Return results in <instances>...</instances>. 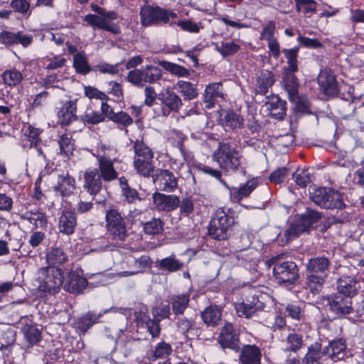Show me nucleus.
Instances as JSON below:
<instances>
[{
	"mask_svg": "<svg viewBox=\"0 0 364 364\" xmlns=\"http://www.w3.org/2000/svg\"><path fill=\"white\" fill-rule=\"evenodd\" d=\"M299 47H294L293 48L287 49L284 48L282 53L287 59L288 67L287 68L289 73H294L298 70V53Z\"/></svg>",
	"mask_w": 364,
	"mask_h": 364,
	"instance_id": "nucleus-45",
	"label": "nucleus"
},
{
	"mask_svg": "<svg viewBox=\"0 0 364 364\" xmlns=\"http://www.w3.org/2000/svg\"><path fill=\"white\" fill-rule=\"evenodd\" d=\"M326 358L322 352L321 344L316 342L308 347L302 364H322Z\"/></svg>",
	"mask_w": 364,
	"mask_h": 364,
	"instance_id": "nucleus-28",
	"label": "nucleus"
},
{
	"mask_svg": "<svg viewBox=\"0 0 364 364\" xmlns=\"http://www.w3.org/2000/svg\"><path fill=\"white\" fill-rule=\"evenodd\" d=\"M152 178L158 189L161 191L173 192L178 186L177 178L168 170L157 169L152 175Z\"/></svg>",
	"mask_w": 364,
	"mask_h": 364,
	"instance_id": "nucleus-11",
	"label": "nucleus"
},
{
	"mask_svg": "<svg viewBox=\"0 0 364 364\" xmlns=\"http://www.w3.org/2000/svg\"><path fill=\"white\" fill-rule=\"evenodd\" d=\"M159 100L164 106V114H168L170 112H178L183 105L180 97L169 90L159 94Z\"/></svg>",
	"mask_w": 364,
	"mask_h": 364,
	"instance_id": "nucleus-20",
	"label": "nucleus"
},
{
	"mask_svg": "<svg viewBox=\"0 0 364 364\" xmlns=\"http://www.w3.org/2000/svg\"><path fill=\"white\" fill-rule=\"evenodd\" d=\"M276 33V23L274 21H269L266 23L260 32V40L269 41L271 39L277 38Z\"/></svg>",
	"mask_w": 364,
	"mask_h": 364,
	"instance_id": "nucleus-59",
	"label": "nucleus"
},
{
	"mask_svg": "<svg viewBox=\"0 0 364 364\" xmlns=\"http://www.w3.org/2000/svg\"><path fill=\"white\" fill-rule=\"evenodd\" d=\"M111 120L115 123L122 125L127 127L133 123L132 118L124 112H119L111 117Z\"/></svg>",
	"mask_w": 364,
	"mask_h": 364,
	"instance_id": "nucleus-62",
	"label": "nucleus"
},
{
	"mask_svg": "<svg viewBox=\"0 0 364 364\" xmlns=\"http://www.w3.org/2000/svg\"><path fill=\"white\" fill-rule=\"evenodd\" d=\"M318 82L325 95L334 96L338 93L336 77L331 72L326 70L321 72L318 76Z\"/></svg>",
	"mask_w": 364,
	"mask_h": 364,
	"instance_id": "nucleus-22",
	"label": "nucleus"
},
{
	"mask_svg": "<svg viewBox=\"0 0 364 364\" xmlns=\"http://www.w3.org/2000/svg\"><path fill=\"white\" fill-rule=\"evenodd\" d=\"M134 159L154 156V153L142 140L136 139L134 142Z\"/></svg>",
	"mask_w": 364,
	"mask_h": 364,
	"instance_id": "nucleus-50",
	"label": "nucleus"
},
{
	"mask_svg": "<svg viewBox=\"0 0 364 364\" xmlns=\"http://www.w3.org/2000/svg\"><path fill=\"white\" fill-rule=\"evenodd\" d=\"M141 70L144 84L155 83L162 77V70L158 67L147 65L144 68L141 69Z\"/></svg>",
	"mask_w": 364,
	"mask_h": 364,
	"instance_id": "nucleus-43",
	"label": "nucleus"
},
{
	"mask_svg": "<svg viewBox=\"0 0 364 364\" xmlns=\"http://www.w3.org/2000/svg\"><path fill=\"white\" fill-rule=\"evenodd\" d=\"M21 330L30 346H33L41 340V330L32 321L24 323Z\"/></svg>",
	"mask_w": 364,
	"mask_h": 364,
	"instance_id": "nucleus-39",
	"label": "nucleus"
},
{
	"mask_svg": "<svg viewBox=\"0 0 364 364\" xmlns=\"http://www.w3.org/2000/svg\"><path fill=\"white\" fill-rule=\"evenodd\" d=\"M223 121L225 125L232 129H242L244 125L243 117L232 110L226 112Z\"/></svg>",
	"mask_w": 364,
	"mask_h": 364,
	"instance_id": "nucleus-47",
	"label": "nucleus"
},
{
	"mask_svg": "<svg viewBox=\"0 0 364 364\" xmlns=\"http://www.w3.org/2000/svg\"><path fill=\"white\" fill-rule=\"evenodd\" d=\"M140 17L143 26H150L159 24H171L170 20L176 18L177 14L158 6L147 5L141 9Z\"/></svg>",
	"mask_w": 364,
	"mask_h": 364,
	"instance_id": "nucleus-5",
	"label": "nucleus"
},
{
	"mask_svg": "<svg viewBox=\"0 0 364 364\" xmlns=\"http://www.w3.org/2000/svg\"><path fill=\"white\" fill-rule=\"evenodd\" d=\"M154 156L133 159V166L137 173L143 177H149L154 171Z\"/></svg>",
	"mask_w": 364,
	"mask_h": 364,
	"instance_id": "nucleus-33",
	"label": "nucleus"
},
{
	"mask_svg": "<svg viewBox=\"0 0 364 364\" xmlns=\"http://www.w3.org/2000/svg\"><path fill=\"white\" fill-rule=\"evenodd\" d=\"M176 86L185 100H193L198 95L196 85L191 82L179 80Z\"/></svg>",
	"mask_w": 364,
	"mask_h": 364,
	"instance_id": "nucleus-46",
	"label": "nucleus"
},
{
	"mask_svg": "<svg viewBox=\"0 0 364 364\" xmlns=\"http://www.w3.org/2000/svg\"><path fill=\"white\" fill-rule=\"evenodd\" d=\"M273 274L279 283L291 284L299 278V269L291 261H275Z\"/></svg>",
	"mask_w": 364,
	"mask_h": 364,
	"instance_id": "nucleus-9",
	"label": "nucleus"
},
{
	"mask_svg": "<svg viewBox=\"0 0 364 364\" xmlns=\"http://www.w3.org/2000/svg\"><path fill=\"white\" fill-rule=\"evenodd\" d=\"M232 223V218L223 210H217L210 222L208 228L210 236L218 240L227 239L228 230Z\"/></svg>",
	"mask_w": 364,
	"mask_h": 364,
	"instance_id": "nucleus-7",
	"label": "nucleus"
},
{
	"mask_svg": "<svg viewBox=\"0 0 364 364\" xmlns=\"http://www.w3.org/2000/svg\"><path fill=\"white\" fill-rule=\"evenodd\" d=\"M286 91L288 93L291 102H295L298 96L299 82L294 73L288 74L284 83Z\"/></svg>",
	"mask_w": 364,
	"mask_h": 364,
	"instance_id": "nucleus-44",
	"label": "nucleus"
},
{
	"mask_svg": "<svg viewBox=\"0 0 364 364\" xmlns=\"http://www.w3.org/2000/svg\"><path fill=\"white\" fill-rule=\"evenodd\" d=\"M259 183L257 178H253L247 181L245 184L240 188L230 187L226 183L224 185L228 188L230 199L233 202L239 203L244 198L248 197L250 193L257 187Z\"/></svg>",
	"mask_w": 364,
	"mask_h": 364,
	"instance_id": "nucleus-19",
	"label": "nucleus"
},
{
	"mask_svg": "<svg viewBox=\"0 0 364 364\" xmlns=\"http://www.w3.org/2000/svg\"><path fill=\"white\" fill-rule=\"evenodd\" d=\"M329 188H310L309 194L311 200L318 206L324 208V206H329L328 198L338 200V196L335 193H328Z\"/></svg>",
	"mask_w": 364,
	"mask_h": 364,
	"instance_id": "nucleus-24",
	"label": "nucleus"
},
{
	"mask_svg": "<svg viewBox=\"0 0 364 364\" xmlns=\"http://www.w3.org/2000/svg\"><path fill=\"white\" fill-rule=\"evenodd\" d=\"M64 282L62 270L55 267H46L38 269V289L44 293L55 294L58 293Z\"/></svg>",
	"mask_w": 364,
	"mask_h": 364,
	"instance_id": "nucleus-4",
	"label": "nucleus"
},
{
	"mask_svg": "<svg viewBox=\"0 0 364 364\" xmlns=\"http://www.w3.org/2000/svg\"><path fill=\"white\" fill-rule=\"evenodd\" d=\"M275 81L274 74L268 70L262 71L257 77L255 92L257 94L264 95Z\"/></svg>",
	"mask_w": 364,
	"mask_h": 364,
	"instance_id": "nucleus-35",
	"label": "nucleus"
},
{
	"mask_svg": "<svg viewBox=\"0 0 364 364\" xmlns=\"http://www.w3.org/2000/svg\"><path fill=\"white\" fill-rule=\"evenodd\" d=\"M151 265V261L150 257L148 255H142L132 261L131 266L133 267V270L120 272L119 275L121 277H129L143 273L146 269L150 268Z\"/></svg>",
	"mask_w": 364,
	"mask_h": 364,
	"instance_id": "nucleus-34",
	"label": "nucleus"
},
{
	"mask_svg": "<svg viewBox=\"0 0 364 364\" xmlns=\"http://www.w3.org/2000/svg\"><path fill=\"white\" fill-rule=\"evenodd\" d=\"M109 310L105 311L103 313L95 314L88 312L82 316L75 321L73 327L80 334H85L94 324L98 323L100 318Z\"/></svg>",
	"mask_w": 364,
	"mask_h": 364,
	"instance_id": "nucleus-23",
	"label": "nucleus"
},
{
	"mask_svg": "<svg viewBox=\"0 0 364 364\" xmlns=\"http://www.w3.org/2000/svg\"><path fill=\"white\" fill-rule=\"evenodd\" d=\"M329 311L338 316L349 314L353 311L351 300L339 294L328 295L326 299Z\"/></svg>",
	"mask_w": 364,
	"mask_h": 364,
	"instance_id": "nucleus-10",
	"label": "nucleus"
},
{
	"mask_svg": "<svg viewBox=\"0 0 364 364\" xmlns=\"http://www.w3.org/2000/svg\"><path fill=\"white\" fill-rule=\"evenodd\" d=\"M284 314L287 317L298 321H303L305 319L304 310L296 304H288L285 307Z\"/></svg>",
	"mask_w": 364,
	"mask_h": 364,
	"instance_id": "nucleus-52",
	"label": "nucleus"
},
{
	"mask_svg": "<svg viewBox=\"0 0 364 364\" xmlns=\"http://www.w3.org/2000/svg\"><path fill=\"white\" fill-rule=\"evenodd\" d=\"M141 225L144 233L149 235H159L164 229V223L159 218H152L151 220L143 223Z\"/></svg>",
	"mask_w": 364,
	"mask_h": 364,
	"instance_id": "nucleus-49",
	"label": "nucleus"
},
{
	"mask_svg": "<svg viewBox=\"0 0 364 364\" xmlns=\"http://www.w3.org/2000/svg\"><path fill=\"white\" fill-rule=\"evenodd\" d=\"M76 226V213L68 210H63L58 218V228L59 232L70 235L74 233Z\"/></svg>",
	"mask_w": 364,
	"mask_h": 364,
	"instance_id": "nucleus-21",
	"label": "nucleus"
},
{
	"mask_svg": "<svg viewBox=\"0 0 364 364\" xmlns=\"http://www.w3.org/2000/svg\"><path fill=\"white\" fill-rule=\"evenodd\" d=\"M152 314L154 318L159 321L164 318H168L171 316V307L168 304H161L153 308Z\"/></svg>",
	"mask_w": 364,
	"mask_h": 364,
	"instance_id": "nucleus-61",
	"label": "nucleus"
},
{
	"mask_svg": "<svg viewBox=\"0 0 364 364\" xmlns=\"http://www.w3.org/2000/svg\"><path fill=\"white\" fill-rule=\"evenodd\" d=\"M60 154L66 158H70L73 155L74 150V143L70 136L68 134H63L58 140Z\"/></svg>",
	"mask_w": 364,
	"mask_h": 364,
	"instance_id": "nucleus-51",
	"label": "nucleus"
},
{
	"mask_svg": "<svg viewBox=\"0 0 364 364\" xmlns=\"http://www.w3.org/2000/svg\"><path fill=\"white\" fill-rule=\"evenodd\" d=\"M224 92L222 82H212L206 85L203 93V101L207 109L214 107L220 100H224Z\"/></svg>",
	"mask_w": 364,
	"mask_h": 364,
	"instance_id": "nucleus-15",
	"label": "nucleus"
},
{
	"mask_svg": "<svg viewBox=\"0 0 364 364\" xmlns=\"http://www.w3.org/2000/svg\"><path fill=\"white\" fill-rule=\"evenodd\" d=\"M172 351L169 343L164 341L159 343L152 351L151 356L154 360L164 359L168 357Z\"/></svg>",
	"mask_w": 364,
	"mask_h": 364,
	"instance_id": "nucleus-57",
	"label": "nucleus"
},
{
	"mask_svg": "<svg viewBox=\"0 0 364 364\" xmlns=\"http://www.w3.org/2000/svg\"><path fill=\"white\" fill-rule=\"evenodd\" d=\"M269 114L277 119H282L286 115V102L278 96H272L266 102Z\"/></svg>",
	"mask_w": 364,
	"mask_h": 364,
	"instance_id": "nucleus-30",
	"label": "nucleus"
},
{
	"mask_svg": "<svg viewBox=\"0 0 364 364\" xmlns=\"http://www.w3.org/2000/svg\"><path fill=\"white\" fill-rule=\"evenodd\" d=\"M87 285V282L86 279L80 276L77 273L72 272L68 275V280L65 284L64 289L68 292L79 294L82 292Z\"/></svg>",
	"mask_w": 364,
	"mask_h": 364,
	"instance_id": "nucleus-32",
	"label": "nucleus"
},
{
	"mask_svg": "<svg viewBox=\"0 0 364 364\" xmlns=\"http://www.w3.org/2000/svg\"><path fill=\"white\" fill-rule=\"evenodd\" d=\"M77 105L75 101H66L58 112L59 123L63 126L69 125L77 119Z\"/></svg>",
	"mask_w": 364,
	"mask_h": 364,
	"instance_id": "nucleus-25",
	"label": "nucleus"
},
{
	"mask_svg": "<svg viewBox=\"0 0 364 364\" xmlns=\"http://www.w3.org/2000/svg\"><path fill=\"white\" fill-rule=\"evenodd\" d=\"M153 203L154 208L159 211H171L175 210L180 204L179 198L174 195H165L161 193L153 194Z\"/></svg>",
	"mask_w": 364,
	"mask_h": 364,
	"instance_id": "nucleus-17",
	"label": "nucleus"
},
{
	"mask_svg": "<svg viewBox=\"0 0 364 364\" xmlns=\"http://www.w3.org/2000/svg\"><path fill=\"white\" fill-rule=\"evenodd\" d=\"M75 188V179L73 177L70 176L68 173L58 176V183L55 186V191L59 192L61 196H69Z\"/></svg>",
	"mask_w": 364,
	"mask_h": 364,
	"instance_id": "nucleus-36",
	"label": "nucleus"
},
{
	"mask_svg": "<svg viewBox=\"0 0 364 364\" xmlns=\"http://www.w3.org/2000/svg\"><path fill=\"white\" fill-rule=\"evenodd\" d=\"M262 307L263 304L259 301L258 296L255 294H250L245 301L235 306V309L239 316L249 318Z\"/></svg>",
	"mask_w": 364,
	"mask_h": 364,
	"instance_id": "nucleus-13",
	"label": "nucleus"
},
{
	"mask_svg": "<svg viewBox=\"0 0 364 364\" xmlns=\"http://www.w3.org/2000/svg\"><path fill=\"white\" fill-rule=\"evenodd\" d=\"M126 80L136 87H143L144 86L141 69L130 70L126 77Z\"/></svg>",
	"mask_w": 364,
	"mask_h": 364,
	"instance_id": "nucleus-60",
	"label": "nucleus"
},
{
	"mask_svg": "<svg viewBox=\"0 0 364 364\" xmlns=\"http://www.w3.org/2000/svg\"><path fill=\"white\" fill-rule=\"evenodd\" d=\"M329 260L325 257H317L309 260L306 268V284L310 291L318 293L328 275Z\"/></svg>",
	"mask_w": 364,
	"mask_h": 364,
	"instance_id": "nucleus-2",
	"label": "nucleus"
},
{
	"mask_svg": "<svg viewBox=\"0 0 364 364\" xmlns=\"http://www.w3.org/2000/svg\"><path fill=\"white\" fill-rule=\"evenodd\" d=\"M292 178L296 183L301 187H306L311 182L312 175L309 169L297 170L292 175Z\"/></svg>",
	"mask_w": 364,
	"mask_h": 364,
	"instance_id": "nucleus-55",
	"label": "nucleus"
},
{
	"mask_svg": "<svg viewBox=\"0 0 364 364\" xmlns=\"http://www.w3.org/2000/svg\"><path fill=\"white\" fill-rule=\"evenodd\" d=\"M46 259L49 267H56L65 264L68 260V256L63 248L51 247L48 250Z\"/></svg>",
	"mask_w": 364,
	"mask_h": 364,
	"instance_id": "nucleus-37",
	"label": "nucleus"
},
{
	"mask_svg": "<svg viewBox=\"0 0 364 364\" xmlns=\"http://www.w3.org/2000/svg\"><path fill=\"white\" fill-rule=\"evenodd\" d=\"M321 213L307 208L306 212L296 218L284 233L286 242H290L303 232H309L316 228V223L321 220Z\"/></svg>",
	"mask_w": 364,
	"mask_h": 364,
	"instance_id": "nucleus-3",
	"label": "nucleus"
},
{
	"mask_svg": "<svg viewBox=\"0 0 364 364\" xmlns=\"http://www.w3.org/2000/svg\"><path fill=\"white\" fill-rule=\"evenodd\" d=\"M98 162V171L105 182H110L118 178V173L114 166V160L105 154L96 156Z\"/></svg>",
	"mask_w": 364,
	"mask_h": 364,
	"instance_id": "nucleus-16",
	"label": "nucleus"
},
{
	"mask_svg": "<svg viewBox=\"0 0 364 364\" xmlns=\"http://www.w3.org/2000/svg\"><path fill=\"white\" fill-rule=\"evenodd\" d=\"M1 77L4 83L9 86H15L23 80L21 73L15 69L6 70L4 72Z\"/></svg>",
	"mask_w": 364,
	"mask_h": 364,
	"instance_id": "nucleus-53",
	"label": "nucleus"
},
{
	"mask_svg": "<svg viewBox=\"0 0 364 364\" xmlns=\"http://www.w3.org/2000/svg\"><path fill=\"white\" fill-rule=\"evenodd\" d=\"M120 63L112 65L105 62H102L95 66L97 70L101 73H107L110 75H117L119 73V65Z\"/></svg>",
	"mask_w": 364,
	"mask_h": 364,
	"instance_id": "nucleus-63",
	"label": "nucleus"
},
{
	"mask_svg": "<svg viewBox=\"0 0 364 364\" xmlns=\"http://www.w3.org/2000/svg\"><path fill=\"white\" fill-rule=\"evenodd\" d=\"M156 63L171 74L178 77H186L190 75L189 70L180 65L160 60L156 61Z\"/></svg>",
	"mask_w": 364,
	"mask_h": 364,
	"instance_id": "nucleus-42",
	"label": "nucleus"
},
{
	"mask_svg": "<svg viewBox=\"0 0 364 364\" xmlns=\"http://www.w3.org/2000/svg\"><path fill=\"white\" fill-rule=\"evenodd\" d=\"M81 119L85 124H97L105 120V117L99 111L89 109L81 117Z\"/></svg>",
	"mask_w": 364,
	"mask_h": 364,
	"instance_id": "nucleus-58",
	"label": "nucleus"
},
{
	"mask_svg": "<svg viewBox=\"0 0 364 364\" xmlns=\"http://www.w3.org/2000/svg\"><path fill=\"white\" fill-rule=\"evenodd\" d=\"M222 316V309L218 306H209L201 312V318L208 326H216Z\"/></svg>",
	"mask_w": 364,
	"mask_h": 364,
	"instance_id": "nucleus-38",
	"label": "nucleus"
},
{
	"mask_svg": "<svg viewBox=\"0 0 364 364\" xmlns=\"http://www.w3.org/2000/svg\"><path fill=\"white\" fill-rule=\"evenodd\" d=\"M218 341L224 348H230L236 352L240 349L238 335L230 323H225L222 328Z\"/></svg>",
	"mask_w": 364,
	"mask_h": 364,
	"instance_id": "nucleus-14",
	"label": "nucleus"
},
{
	"mask_svg": "<svg viewBox=\"0 0 364 364\" xmlns=\"http://www.w3.org/2000/svg\"><path fill=\"white\" fill-rule=\"evenodd\" d=\"M21 218L28 221L35 229L46 230L48 226V218L44 213L38 210L26 211Z\"/></svg>",
	"mask_w": 364,
	"mask_h": 364,
	"instance_id": "nucleus-31",
	"label": "nucleus"
},
{
	"mask_svg": "<svg viewBox=\"0 0 364 364\" xmlns=\"http://www.w3.org/2000/svg\"><path fill=\"white\" fill-rule=\"evenodd\" d=\"M156 267L162 270L173 272L180 270L183 267V263L176 258L175 255H171L156 262Z\"/></svg>",
	"mask_w": 364,
	"mask_h": 364,
	"instance_id": "nucleus-41",
	"label": "nucleus"
},
{
	"mask_svg": "<svg viewBox=\"0 0 364 364\" xmlns=\"http://www.w3.org/2000/svg\"><path fill=\"white\" fill-rule=\"evenodd\" d=\"M212 159L225 171L235 172L243 164L242 154L229 143L219 142L218 148L213 152Z\"/></svg>",
	"mask_w": 364,
	"mask_h": 364,
	"instance_id": "nucleus-1",
	"label": "nucleus"
},
{
	"mask_svg": "<svg viewBox=\"0 0 364 364\" xmlns=\"http://www.w3.org/2000/svg\"><path fill=\"white\" fill-rule=\"evenodd\" d=\"M117 14L111 11L102 14H87L84 17V21L94 28H100L112 33L120 32L119 26L112 21L117 19Z\"/></svg>",
	"mask_w": 364,
	"mask_h": 364,
	"instance_id": "nucleus-8",
	"label": "nucleus"
},
{
	"mask_svg": "<svg viewBox=\"0 0 364 364\" xmlns=\"http://www.w3.org/2000/svg\"><path fill=\"white\" fill-rule=\"evenodd\" d=\"M191 294L188 292L172 295L170 299L171 310L176 316L183 315L188 307Z\"/></svg>",
	"mask_w": 364,
	"mask_h": 364,
	"instance_id": "nucleus-29",
	"label": "nucleus"
},
{
	"mask_svg": "<svg viewBox=\"0 0 364 364\" xmlns=\"http://www.w3.org/2000/svg\"><path fill=\"white\" fill-rule=\"evenodd\" d=\"M66 63V59L61 55H54L43 58V65L48 70H55L63 68Z\"/></svg>",
	"mask_w": 364,
	"mask_h": 364,
	"instance_id": "nucleus-56",
	"label": "nucleus"
},
{
	"mask_svg": "<svg viewBox=\"0 0 364 364\" xmlns=\"http://www.w3.org/2000/svg\"><path fill=\"white\" fill-rule=\"evenodd\" d=\"M261 351L255 345H247L242 347L240 355V364H260Z\"/></svg>",
	"mask_w": 364,
	"mask_h": 364,
	"instance_id": "nucleus-27",
	"label": "nucleus"
},
{
	"mask_svg": "<svg viewBox=\"0 0 364 364\" xmlns=\"http://www.w3.org/2000/svg\"><path fill=\"white\" fill-rule=\"evenodd\" d=\"M194 324V321L191 318L186 317L178 318L176 322L177 330L185 334L193 327Z\"/></svg>",
	"mask_w": 364,
	"mask_h": 364,
	"instance_id": "nucleus-64",
	"label": "nucleus"
},
{
	"mask_svg": "<svg viewBox=\"0 0 364 364\" xmlns=\"http://www.w3.org/2000/svg\"><path fill=\"white\" fill-rule=\"evenodd\" d=\"M283 350L284 352L296 353L304 346L303 336L295 332L288 334L287 338L282 341Z\"/></svg>",
	"mask_w": 364,
	"mask_h": 364,
	"instance_id": "nucleus-40",
	"label": "nucleus"
},
{
	"mask_svg": "<svg viewBox=\"0 0 364 364\" xmlns=\"http://www.w3.org/2000/svg\"><path fill=\"white\" fill-rule=\"evenodd\" d=\"M323 354L326 358L331 359L333 362L342 360L346 355V345L343 340H335L322 348Z\"/></svg>",
	"mask_w": 364,
	"mask_h": 364,
	"instance_id": "nucleus-18",
	"label": "nucleus"
},
{
	"mask_svg": "<svg viewBox=\"0 0 364 364\" xmlns=\"http://www.w3.org/2000/svg\"><path fill=\"white\" fill-rule=\"evenodd\" d=\"M240 48V46L233 41H223L220 46H216V50L223 57L234 55Z\"/></svg>",
	"mask_w": 364,
	"mask_h": 364,
	"instance_id": "nucleus-54",
	"label": "nucleus"
},
{
	"mask_svg": "<svg viewBox=\"0 0 364 364\" xmlns=\"http://www.w3.org/2000/svg\"><path fill=\"white\" fill-rule=\"evenodd\" d=\"M83 188L91 196H96L102 188V178L97 168H90L83 173Z\"/></svg>",
	"mask_w": 364,
	"mask_h": 364,
	"instance_id": "nucleus-12",
	"label": "nucleus"
},
{
	"mask_svg": "<svg viewBox=\"0 0 364 364\" xmlns=\"http://www.w3.org/2000/svg\"><path fill=\"white\" fill-rule=\"evenodd\" d=\"M106 229L112 240L124 241L128 237V229L124 218L114 208L107 210L105 215Z\"/></svg>",
	"mask_w": 364,
	"mask_h": 364,
	"instance_id": "nucleus-6",
	"label": "nucleus"
},
{
	"mask_svg": "<svg viewBox=\"0 0 364 364\" xmlns=\"http://www.w3.org/2000/svg\"><path fill=\"white\" fill-rule=\"evenodd\" d=\"M358 285V282L354 278L343 276L337 282L338 294L350 299L357 294L359 288Z\"/></svg>",
	"mask_w": 364,
	"mask_h": 364,
	"instance_id": "nucleus-26",
	"label": "nucleus"
},
{
	"mask_svg": "<svg viewBox=\"0 0 364 364\" xmlns=\"http://www.w3.org/2000/svg\"><path fill=\"white\" fill-rule=\"evenodd\" d=\"M73 67L77 73L86 75L91 70L84 52L77 53L73 57Z\"/></svg>",
	"mask_w": 364,
	"mask_h": 364,
	"instance_id": "nucleus-48",
	"label": "nucleus"
}]
</instances>
